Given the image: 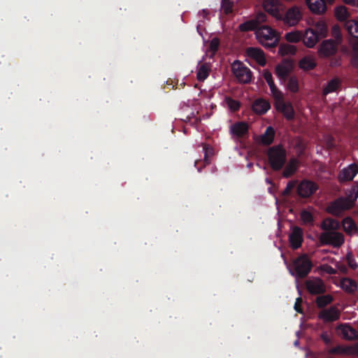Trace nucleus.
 Instances as JSON below:
<instances>
[{"label":"nucleus","instance_id":"1","mask_svg":"<svg viewBox=\"0 0 358 358\" xmlns=\"http://www.w3.org/2000/svg\"><path fill=\"white\" fill-rule=\"evenodd\" d=\"M267 21V15L263 12H259L254 18L241 23L238 29L241 31L256 30L255 34L259 43L266 48H273L280 41L279 34L271 27L260 24Z\"/></svg>","mask_w":358,"mask_h":358},{"label":"nucleus","instance_id":"2","mask_svg":"<svg viewBox=\"0 0 358 358\" xmlns=\"http://www.w3.org/2000/svg\"><path fill=\"white\" fill-rule=\"evenodd\" d=\"M324 232L321 233L320 241L322 245H331L334 247H340L344 243V236L336 231L340 228L338 220L327 217L323 220L320 226Z\"/></svg>","mask_w":358,"mask_h":358},{"label":"nucleus","instance_id":"3","mask_svg":"<svg viewBox=\"0 0 358 358\" xmlns=\"http://www.w3.org/2000/svg\"><path fill=\"white\" fill-rule=\"evenodd\" d=\"M313 264L306 254H303L295 258L289 268L292 275L296 278H305L313 268Z\"/></svg>","mask_w":358,"mask_h":358},{"label":"nucleus","instance_id":"4","mask_svg":"<svg viewBox=\"0 0 358 358\" xmlns=\"http://www.w3.org/2000/svg\"><path fill=\"white\" fill-rule=\"evenodd\" d=\"M268 160L270 166L273 171H280L287 161V152L282 145L271 147L267 152Z\"/></svg>","mask_w":358,"mask_h":358},{"label":"nucleus","instance_id":"5","mask_svg":"<svg viewBox=\"0 0 358 358\" xmlns=\"http://www.w3.org/2000/svg\"><path fill=\"white\" fill-rule=\"evenodd\" d=\"M332 34L336 40H324L320 45L319 53L321 57H327L334 55L338 50V45L341 42L339 28L336 26L332 29Z\"/></svg>","mask_w":358,"mask_h":358},{"label":"nucleus","instance_id":"6","mask_svg":"<svg viewBox=\"0 0 358 358\" xmlns=\"http://www.w3.org/2000/svg\"><path fill=\"white\" fill-rule=\"evenodd\" d=\"M231 71L239 83L247 84L251 82L252 75L250 69L240 61L233 62Z\"/></svg>","mask_w":358,"mask_h":358},{"label":"nucleus","instance_id":"7","mask_svg":"<svg viewBox=\"0 0 358 358\" xmlns=\"http://www.w3.org/2000/svg\"><path fill=\"white\" fill-rule=\"evenodd\" d=\"M302 12L299 7L296 6H292L285 12V14L282 13V17L279 20L289 26H295L302 18Z\"/></svg>","mask_w":358,"mask_h":358},{"label":"nucleus","instance_id":"8","mask_svg":"<svg viewBox=\"0 0 358 358\" xmlns=\"http://www.w3.org/2000/svg\"><path fill=\"white\" fill-rule=\"evenodd\" d=\"M352 206V201L347 197H340L329 204L327 210L334 215H338L343 210L350 209Z\"/></svg>","mask_w":358,"mask_h":358},{"label":"nucleus","instance_id":"9","mask_svg":"<svg viewBox=\"0 0 358 358\" xmlns=\"http://www.w3.org/2000/svg\"><path fill=\"white\" fill-rule=\"evenodd\" d=\"M294 68V62L290 59H284L275 66V73L278 78L285 82Z\"/></svg>","mask_w":358,"mask_h":358},{"label":"nucleus","instance_id":"10","mask_svg":"<svg viewBox=\"0 0 358 358\" xmlns=\"http://www.w3.org/2000/svg\"><path fill=\"white\" fill-rule=\"evenodd\" d=\"M318 189V185L310 180H303L298 185L297 193L300 197L308 198Z\"/></svg>","mask_w":358,"mask_h":358},{"label":"nucleus","instance_id":"11","mask_svg":"<svg viewBox=\"0 0 358 358\" xmlns=\"http://www.w3.org/2000/svg\"><path fill=\"white\" fill-rule=\"evenodd\" d=\"M336 331L345 340H358V331L349 324L345 323L338 325Z\"/></svg>","mask_w":358,"mask_h":358},{"label":"nucleus","instance_id":"12","mask_svg":"<svg viewBox=\"0 0 358 358\" xmlns=\"http://www.w3.org/2000/svg\"><path fill=\"white\" fill-rule=\"evenodd\" d=\"M341 311L336 306H332L329 308L323 309L318 313V318L325 322H332L340 319Z\"/></svg>","mask_w":358,"mask_h":358},{"label":"nucleus","instance_id":"13","mask_svg":"<svg viewBox=\"0 0 358 358\" xmlns=\"http://www.w3.org/2000/svg\"><path fill=\"white\" fill-rule=\"evenodd\" d=\"M306 287L310 294H322L326 292V287L323 280L319 278L308 280L306 282Z\"/></svg>","mask_w":358,"mask_h":358},{"label":"nucleus","instance_id":"14","mask_svg":"<svg viewBox=\"0 0 358 358\" xmlns=\"http://www.w3.org/2000/svg\"><path fill=\"white\" fill-rule=\"evenodd\" d=\"M280 6L278 0H265L263 3L264 10L278 20L282 17Z\"/></svg>","mask_w":358,"mask_h":358},{"label":"nucleus","instance_id":"15","mask_svg":"<svg viewBox=\"0 0 358 358\" xmlns=\"http://www.w3.org/2000/svg\"><path fill=\"white\" fill-rule=\"evenodd\" d=\"M249 126L245 122H237L230 127V134L236 138H241L248 135Z\"/></svg>","mask_w":358,"mask_h":358},{"label":"nucleus","instance_id":"16","mask_svg":"<svg viewBox=\"0 0 358 358\" xmlns=\"http://www.w3.org/2000/svg\"><path fill=\"white\" fill-rule=\"evenodd\" d=\"M358 173V166L351 164L348 167L342 169L338 173V180L341 182L351 181Z\"/></svg>","mask_w":358,"mask_h":358},{"label":"nucleus","instance_id":"17","mask_svg":"<svg viewBox=\"0 0 358 358\" xmlns=\"http://www.w3.org/2000/svg\"><path fill=\"white\" fill-rule=\"evenodd\" d=\"M303 230L299 227H294L289 236V241L292 249L296 250L301 246L303 242Z\"/></svg>","mask_w":358,"mask_h":358},{"label":"nucleus","instance_id":"18","mask_svg":"<svg viewBox=\"0 0 358 358\" xmlns=\"http://www.w3.org/2000/svg\"><path fill=\"white\" fill-rule=\"evenodd\" d=\"M247 56L255 59L261 66H264L266 64L264 51L259 48L250 47L246 50Z\"/></svg>","mask_w":358,"mask_h":358},{"label":"nucleus","instance_id":"19","mask_svg":"<svg viewBox=\"0 0 358 358\" xmlns=\"http://www.w3.org/2000/svg\"><path fill=\"white\" fill-rule=\"evenodd\" d=\"M306 2L311 12L315 14L321 15L327 10V3L324 0H306Z\"/></svg>","mask_w":358,"mask_h":358},{"label":"nucleus","instance_id":"20","mask_svg":"<svg viewBox=\"0 0 358 358\" xmlns=\"http://www.w3.org/2000/svg\"><path fill=\"white\" fill-rule=\"evenodd\" d=\"M270 108V103L264 99L255 100L252 106V110L259 115L265 114Z\"/></svg>","mask_w":358,"mask_h":358},{"label":"nucleus","instance_id":"21","mask_svg":"<svg viewBox=\"0 0 358 358\" xmlns=\"http://www.w3.org/2000/svg\"><path fill=\"white\" fill-rule=\"evenodd\" d=\"M299 165V162L297 159L291 158L283 170L282 176L286 178L292 176L297 171Z\"/></svg>","mask_w":358,"mask_h":358},{"label":"nucleus","instance_id":"22","mask_svg":"<svg viewBox=\"0 0 358 358\" xmlns=\"http://www.w3.org/2000/svg\"><path fill=\"white\" fill-rule=\"evenodd\" d=\"M320 38L313 29H308L306 31L303 36V43L308 48H313Z\"/></svg>","mask_w":358,"mask_h":358},{"label":"nucleus","instance_id":"23","mask_svg":"<svg viewBox=\"0 0 358 358\" xmlns=\"http://www.w3.org/2000/svg\"><path fill=\"white\" fill-rule=\"evenodd\" d=\"M341 288L349 294L355 293L357 289V283L351 278H344L341 282Z\"/></svg>","mask_w":358,"mask_h":358},{"label":"nucleus","instance_id":"24","mask_svg":"<svg viewBox=\"0 0 358 358\" xmlns=\"http://www.w3.org/2000/svg\"><path fill=\"white\" fill-rule=\"evenodd\" d=\"M275 138V130L272 127H268L264 134L261 136V143L264 145L273 143Z\"/></svg>","mask_w":358,"mask_h":358},{"label":"nucleus","instance_id":"25","mask_svg":"<svg viewBox=\"0 0 358 358\" xmlns=\"http://www.w3.org/2000/svg\"><path fill=\"white\" fill-rule=\"evenodd\" d=\"M341 80L337 78H333L328 82L327 85L323 89V94L327 95L329 93L336 92L341 86Z\"/></svg>","mask_w":358,"mask_h":358},{"label":"nucleus","instance_id":"26","mask_svg":"<svg viewBox=\"0 0 358 358\" xmlns=\"http://www.w3.org/2000/svg\"><path fill=\"white\" fill-rule=\"evenodd\" d=\"M316 66L315 59L310 57H304L299 62V67L305 71L313 69Z\"/></svg>","mask_w":358,"mask_h":358},{"label":"nucleus","instance_id":"27","mask_svg":"<svg viewBox=\"0 0 358 358\" xmlns=\"http://www.w3.org/2000/svg\"><path fill=\"white\" fill-rule=\"evenodd\" d=\"M334 301V297L330 294L321 295L316 298L315 303L319 308H324Z\"/></svg>","mask_w":358,"mask_h":358},{"label":"nucleus","instance_id":"28","mask_svg":"<svg viewBox=\"0 0 358 358\" xmlns=\"http://www.w3.org/2000/svg\"><path fill=\"white\" fill-rule=\"evenodd\" d=\"M342 224L343 230L348 234H351L357 231L356 224L350 217L344 218Z\"/></svg>","mask_w":358,"mask_h":358},{"label":"nucleus","instance_id":"29","mask_svg":"<svg viewBox=\"0 0 358 358\" xmlns=\"http://www.w3.org/2000/svg\"><path fill=\"white\" fill-rule=\"evenodd\" d=\"M296 52L294 45L290 44H281L279 46L278 53L282 56L294 55Z\"/></svg>","mask_w":358,"mask_h":358},{"label":"nucleus","instance_id":"30","mask_svg":"<svg viewBox=\"0 0 358 358\" xmlns=\"http://www.w3.org/2000/svg\"><path fill=\"white\" fill-rule=\"evenodd\" d=\"M210 68L207 64H202L198 69L196 78L199 81L205 80L209 76Z\"/></svg>","mask_w":358,"mask_h":358},{"label":"nucleus","instance_id":"31","mask_svg":"<svg viewBox=\"0 0 358 358\" xmlns=\"http://www.w3.org/2000/svg\"><path fill=\"white\" fill-rule=\"evenodd\" d=\"M346 29L349 34L358 38V22L355 20L348 21L345 24Z\"/></svg>","mask_w":358,"mask_h":358},{"label":"nucleus","instance_id":"32","mask_svg":"<svg viewBox=\"0 0 358 358\" xmlns=\"http://www.w3.org/2000/svg\"><path fill=\"white\" fill-rule=\"evenodd\" d=\"M300 217L304 224L310 226L314 224V217L310 212L306 210H303L301 212Z\"/></svg>","mask_w":358,"mask_h":358},{"label":"nucleus","instance_id":"33","mask_svg":"<svg viewBox=\"0 0 358 358\" xmlns=\"http://www.w3.org/2000/svg\"><path fill=\"white\" fill-rule=\"evenodd\" d=\"M335 15L339 21H344L349 17V13L345 6H341L336 7Z\"/></svg>","mask_w":358,"mask_h":358},{"label":"nucleus","instance_id":"34","mask_svg":"<svg viewBox=\"0 0 358 358\" xmlns=\"http://www.w3.org/2000/svg\"><path fill=\"white\" fill-rule=\"evenodd\" d=\"M280 113L287 120H292L294 118L295 112L291 103H287L285 107L281 109Z\"/></svg>","mask_w":358,"mask_h":358},{"label":"nucleus","instance_id":"35","mask_svg":"<svg viewBox=\"0 0 358 358\" xmlns=\"http://www.w3.org/2000/svg\"><path fill=\"white\" fill-rule=\"evenodd\" d=\"M313 29V31L317 33V35L320 38L325 37L328 31L326 24L323 22H317L315 27Z\"/></svg>","mask_w":358,"mask_h":358},{"label":"nucleus","instance_id":"36","mask_svg":"<svg viewBox=\"0 0 358 358\" xmlns=\"http://www.w3.org/2000/svg\"><path fill=\"white\" fill-rule=\"evenodd\" d=\"M287 87L293 93L297 92L299 91V82L297 78L294 76L290 77L287 81Z\"/></svg>","mask_w":358,"mask_h":358},{"label":"nucleus","instance_id":"37","mask_svg":"<svg viewBox=\"0 0 358 358\" xmlns=\"http://www.w3.org/2000/svg\"><path fill=\"white\" fill-rule=\"evenodd\" d=\"M225 101L229 108L234 112L238 110L241 107L239 101L232 99L231 97L227 96L225 98Z\"/></svg>","mask_w":358,"mask_h":358},{"label":"nucleus","instance_id":"38","mask_svg":"<svg viewBox=\"0 0 358 358\" xmlns=\"http://www.w3.org/2000/svg\"><path fill=\"white\" fill-rule=\"evenodd\" d=\"M263 77L268 83L270 89H274V87H276L273 82L272 74L268 70L264 69L263 71Z\"/></svg>","mask_w":358,"mask_h":358},{"label":"nucleus","instance_id":"39","mask_svg":"<svg viewBox=\"0 0 358 358\" xmlns=\"http://www.w3.org/2000/svg\"><path fill=\"white\" fill-rule=\"evenodd\" d=\"M347 198L352 201V204L354 206L355 201L358 198V185L352 187Z\"/></svg>","mask_w":358,"mask_h":358},{"label":"nucleus","instance_id":"40","mask_svg":"<svg viewBox=\"0 0 358 358\" xmlns=\"http://www.w3.org/2000/svg\"><path fill=\"white\" fill-rule=\"evenodd\" d=\"M204 151V164L203 166H205L206 164H210V160L208 159V157L212 156L213 155V149L208 146V145L205 144L203 145V148Z\"/></svg>","mask_w":358,"mask_h":358},{"label":"nucleus","instance_id":"41","mask_svg":"<svg viewBox=\"0 0 358 358\" xmlns=\"http://www.w3.org/2000/svg\"><path fill=\"white\" fill-rule=\"evenodd\" d=\"M285 38L288 42L297 43L301 40V35L297 32H289L286 34Z\"/></svg>","mask_w":358,"mask_h":358},{"label":"nucleus","instance_id":"42","mask_svg":"<svg viewBox=\"0 0 358 358\" xmlns=\"http://www.w3.org/2000/svg\"><path fill=\"white\" fill-rule=\"evenodd\" d=\"M220 40L218 38H213L209 44V50L215 55L219 49Z\"/></svg>","mask_w":358,"mask_h":358},{"label":"nucleus","instance_id":"43","mask_svg":"<svg viewBox=\"0 0 358 358\" xmlns=\"http://www.w3.org/2000/svg\"><path fill=\"white\" fill-rule=\"evenodd\" d=\"M233 3L229 0L222 1V8L226 14L232 13Z\"/></svg>","mask_w":358,"mask_h":358},{"label":"nucleus","instance_id":"44","mask_svg":"<svg viewBox=\"0 0 358 358\" xmlns=\"http://www.w3.org/2000/svg\"><path fill=\"white\" fill-rule=\"evenodd\" d=\"M346 260H347L348 266L352 269L355 270L358 267V265H357L353 255L350 252L347 254Z\"/></svg>","mask_w":358,"mask_h":358},{"label":"nucleus","instance_id":"45","mask_svg":"<svg viewBox=\"0 0 358 358\" xmlns=\"http://www.w3.org/2000/svg\"><path fill=\"white\" fill-rule=\"evenodd\" d=\"M296 180L289 181L287 182V186H286L285 189L283 191V194L284 195H289L290 194V192H292V190L296 186Z\"/></svg>","mask_w":358,"mask_h":358},{"label":"nucleus","instance_id":"46","mask_svg":"<svg viewBox=\"0 0 358 358\" xmlns=\"http://www.w3.org/2000/svg\"><path fill=\"white\" fill-rule=\"evenodd\" d=\"M287 103L285 102L284 98L282 97L279 99H275L274 106H275V108H276V110L280 112L281 109L285 108Z\"/></svg>","mask_w":358,"mask_h":358},{"label":"nucleus","instance_id":"47","mask_svg":"<svg viewBox=\"0 0 358 358\" xmlns=\"http://www.w3.org/2000/svg\"><path fill=\"white\" fill-rule=\"evenodd\" d=\"M303 302L301 297H298L296 299L295 303H294V310L299 313H303V308L301 307V303Z\"/></svg>","mask_w":358,"mask_h":358},{"label":"nucleus","instance_id":"48","mask_svg":"<svg viewBox=\"0 0 358 358\" xmlns=\"http://www.w3.org/2000/svg\"><path fill=\"white\" fill-rule=\"evenodd\" d=\"M270 90L274 100L283 97L282 93L277 88V87H275L274 89L272 88Z\"/></svg>","mask_w":358,"mask_h":358},{"label":"nucleus","instance_id":"49","mask_svg":"<svg viewBox=\"0 0 358 358\" xmlns=\"http://www.w3.org/2000/svg\"><path fill=\"white\" fill-rule=\"evenodd\" d=\"M320 337L325 344L329 345L331 343V337L327 332H322Z\"/></svg>","mask_w":358,"mask_h":358},{"label":"nucleus","instance_id":"50","mask_svg":"<svg viewBox=\"0 0 358 358\" xmlns=\"http://www.w3.org/2000/svg\"><path fill=\"white\" fill-rule=\"evenodd\" d=\"M345 352H346V350L341 346H337V347L333 348L330 350V353H331V354H341V353H345Z\"/></svg>","mask_w":358,"mask_h":358},{"label":"nucleus","instance_id":"51","mask_svg":"<svg viewBox=\"0 0 358 358\" xmlns=\"http://www.w3.org/2000/svg\"><path fill=\"white\" fill-rule=\"evenodd\" d=\"M341 65V61L338 58H332L330 61V66L334 67V66H340Z\"/></svg>","mask_w":358,"mask_h":358},{"label":"nucleus","instance_id":"52","mask_svg":"<svg viewBox=\"0 0 358 358\" xmlns=\"http://www.w3.org/2000/svg\"><path fill=\"white\" fill-rule=\"evenodd\" d=\"M343 1L347 4H349L351 6H358V0H343Z\"/></svg>","mask_w":358,"mask_h":358},{"label":"nucleus","instance_id":"53","mask_svg":"<svg viewBox=\"0 0 358 358\" xmlns=\"http://www.w3.org/2000/svg\"><path fill=\"white\" fill-rule=\"evenodd\" d=\"M355 55L352 58V62L355 65L358 66V51H355Z\"/></svg>","mask_w":358,"mask_h":358},{"label":"nucleus","instance_id":"54","mask_svg":"<svg viewBox=\"0 0 358 358\" xmlns=\"http://www.w3.org/2000/svg\"><path fill=\"white\" fill-rule=\"evenodd\" d=\"M354 48L355 51H358V43H355L354 45V48Z\"/></svg>","mask_w":358,"mask_h":358},{"label":"nucleus","instance_id":"55","mask_svg":"<svg viewBox=\"0 0 358 358\" xmlns=\"http://www.w3.org/2000/svg\"><path fill=\"white\" fill-rule=\"evenodd\" d=\"M324 1H325L326 3L327 2V3H330V4L333 3L334 1V0H324Z\"/></svg>","mask_w":358,"mask_h":358},{"label":"nucleus","instance_id":"56","mask_svg":"<svg viewBox=\"0 0 358 358\" xmlns=\"http://www.w3.org/2000/svg\"><path fill=\"white\" fill-rule=\"evenodd\" d=\"M199 163V161H196L194 166L197 167L198 164Z\"/></svg>","mask_w":358,"mask_h":358},{"label":"nucleus","instance_id":"57","mask_svg":"<svg viewBox=\"0 0 358 358\" xmlns=\"http://www.w3.org/2000/svg\"><path fill=\"white\" fill-rule=\"evenodd\" d=\"M201 169H202L201 167H197L198 171L200 172L201 171Z\"/></svg>","mask_w":358,"mask_h":358},{"label":"nucleus","instance_id":"58","mask_svg":"<svg viewBox=\"0 0 358 358\" xmlns=\"http://www.w3.org/2000/svg\"><path fill=\"white\" fill-rule=\"evenodd\" d=\"M331 271H330V273H334L333 268H331Z\"/></svg>","mask_w":358,"mask_h":358},{"label":"nucleus","instance_id":"59","mask_svg":"<svg viewBox=\"0 0 358 358\" xmlns=\"http://www.w3.org/2000/svg\"><path fill=\"white\" fill-rule=\"evenodd\" d=\"M357 347L358 348V343H357Z\"/></svg>","mask_w":358,"mask_h":358},{"label":"nucleus","instance_id":"60","mask_svg":"<svg viewBox=\"0 0 358 358\" xmlns=\"http://www.w3.org/2000/svg\"><path fill=\"white\" fill-rule=\"evenodd\" d=\"M328 358H334V357H328Z\"/></svg>","mask_w":358,"mask_h":358}]
</instances>
